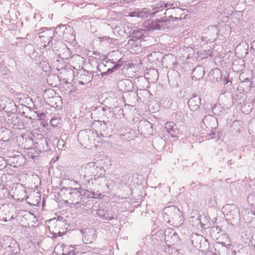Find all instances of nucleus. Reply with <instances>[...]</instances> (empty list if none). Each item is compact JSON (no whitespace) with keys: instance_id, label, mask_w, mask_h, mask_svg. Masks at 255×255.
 <instances>
[{"instance_id":"obj_1","label":"nucleus","mask_w":255,"mask_h":255,"mask_svg":"<svg viewBox=\"0 0 255 255\" xmlns=\"http://www.w3.org/2000/svg\"><path fill=\"white\" fill-rule=\"evenodd\" d=\"M104 164V161L100 159L83 165L79 170L81 178L89 182L103 177L105 173Z\"/></svg>"},{"instance_id":"obj_2","label":"nucleus","mask_w":255,"mask_h":255,"mask_svg":"<svg viewBox=\"0 0 255 255\" xmlns=\"http://www.w3.org/2000/svg\"><path fill=\"white\" fill-rule=\"evenodd\" d=\"M164 240L166 242L174 244L178 240L177 233L172 229H168L164 231L162 230L158 231L151 237V241L154 244H158Z\"/></svg>"},{"instance_id":"obj_3","label":"nucleus","mask_w":255,"mask_h":255,"mask_svg":"<svg viewBox=\"0 0 255 255\" xmlns=\"http://www.w3.org/2000/svg\"><path fill=\"white\" fill-rule=\"evenodd\" d=\"M0 245L4 252L3 255H16L20 251L18 244L11 237H3L0 239Z\"/></svg>"},{"instance_id":"obj_4","label":"nucleus","mask_w":255,"mask_h":255,"mask_svg":"<svg viewBox=\"0 0 255 255\" xmlns=\"http://www.w3.org/2000/svg\"><path fill=\"white\" fill-rule=\"evenodd\" d=\"M78 139L82 145L88 146L93 141L100 142V137L97 132L91 129H87L79 132Z\"/></svg>"},{"instance_id":"obj_5","label":"nucleus","mask_w":255,"mask_h":255,"mask_svg":"<svg viewBox=\"0 0 255 255\" xmlns=\"http://www.w3.org/2000/svg\"><path fill=\"white\" fill-rule=\"evenodd\" d=\"M0 110L13 113L16 110V105L12 100L4 96H1L0 98Z\"/></svg>"},{"instance_id":"obj_6","label":"nucleus","mask_w":255,"mask_h":255,"mask_svg":"<svg viewBox=\"0 0 255 255\" xmlns=\"http://www.w3.org/2000/svg\"><path fill=\"white\" fill-rule=\"evenodd\" d=\"M180 19V18L173 16L172 15L169 16L168 18L161 17L159 19L160 30L173 28L174 25L178 24L177 22Z\"/></svg>"},{"instance_id":"obj_7","label":"nucleus","mask_w":255,"mask_h":255,"mask_svg":"<svg viewBox=\"0 0 255 255\" xmlns=\"http://www.w3.org/2000/svg\"><path fill=\"white\" fill-rule=\"evenodd\" d=\"M188 106L191 111L193 112L199 111L201 115L205 114V110L204 108H200L201 104V99L200 97L197 95H193L188 102Z\"/></svg>"},{"instance_id":"obj_8","label":"nucleus","mask_w":255,"mask_h":255,"mask_svg":"<svg viewBox=\"0 0 255 255\" xmlns=\"http://www.w3.org/2000/svg\"><path fill=\"white\" fill-rule=\"evenodd\" d=\"M202 123L203 125L201 126L206 130H213L218 126L217 119L212 115L205 116L202 120Z\"/></svg>"},{"instance_id":"obj_9","label":"nucleus","mask_w":255,"mask_h":255,"mask_svg":"<svg viewBox=\"0 0 255 255\" xmlns=\"http://www.w3.org/2000/svg\"><path fill=\"white\" fill-rule=\"evenodd\" d=\"M52 31L48 30L42 31L39 33V37L41 42L43 43V47L50 45V43H51V46L53 48L54 43L52 41Z\"/></svg>"},{"instance_id":"obj_10","label":"nucleus","mask_w":255,"mask_h":255,"mask_svg":"<svg viewBox=\"0 0 255 255\" xmlns=\"http://www.w3.org/2000/svg\"><path fill=\"white\" fill-rule=\"evenodd\" d=\"M77 76L78 81L81 85L89 83L93 78L92 74L89 71L84 70L77 72Z\"/></svg>"},{"instance_id":"obj_11","label":"nucleus","mask_w":255,"mask_h":255,"mask_svg":"<svg viewBox=\"0 0 255 255\" xmlns=\"http://www.w3.org/2000/svg\"><path fill=\"white\" fill-rule=\"evenodd\" d=\"M59 49H62L64 50L63 53V58L68 59L72 58L71 56V53L67 46L61 41H55L54 45L53 46V50L59 51Z\"/></svg>"},{"instance_id":"obj_12","label":"nucleus","mask_w":255,"mask_h":255,"mask_svg":"<svg viewBox=\"0 0 255 255\" xmlns=\"http://www.w3.org/2000/svg\"><path fill=\"white\" fill-rule=\"evenodd\" d=\"M138 130L141 134H150L152 132L151 124L147 120L140 121L138 125Z\"/></svg>"},{"instance_id":"obj_13","label":"nucleus","mask_w":255,"mask_h":255,"mask_svg":"<svg viewBox=\"0 0 255 255\" xmlns=\"http://www.w3.org/2000/svg\"><path fill=\"white\" fill-rule=\"evenodd\" d=\"M69 191V200L71 204L77 205L79 204V201L81 200V194L79 192V189L77 187H68Z\"/></svg>"},{"instance_id":"obj_14","label":"nucleus","mask_w":255,"mask_h":255,"mask_svg":"<svg viewBox=\"0 0 255 255\" xmlns=\"http://www.w3.org/2000/svg\"><path fill=\"white\" fill-rule=\"evenodd\" d=\"M159 19H148L144 21L143 24L145 28L149 30H160Z\"/></svg>"},{"instance_id":"obj_15","label":"nucleus","mask_w":255,"mask_h":255,"mask_svg":"<svg viewBox=\"0 0 255 255\" xmlns=\"http://www.w3.org/2000/svg\"><path fill=\"white\" fill-rule=\"evenodd\" d=\"M155 13V11L152 12L149 9H142L141 10L134 11L132 12L131 16L145 18L147 17L148 16L153 15Z\"/></svg>"},{"instance_id":"obj_16","label":"nucleus","mask_w":255,"mask_h":255,"mask_svg":"<svg viewBox=\"0 0 255 255\" xmlns=\"http://www.w3.org/2000/svg\"><path fill=\"white\" fill-rule=\"evenodd\" d=\"M145 77L152 82L156 81L158 78V73L155 69H149L144 74Z\"/></svg>"},{"instance_id":"obj_17","label":"nucleus","mask_w":255,"mask_h":255,"mask_svg":"<svg viewBox=\"0 0 255 255\" xmlns=\"http://www.w3.org/2000/svg\"><path fill=\"white\" fill-rule=\"evenodd\" d=\"M8 205L7 204L0 205V220L3 221H7V219H11L9 215H7L6 212L8 210Z\"/></svg>"},{"instance_id":"obj_18","label":"nucleus","mask_w":255,"mask_h":255,"mask_svg":"<svg viewBox=\"0 0 255 255\" xmlns=\"http://www.w3.org/2000/svg\"><path fill=\"white\" fill-rule=\"evenodd\" d=\"M226 215L230 218L229 220H232L234 222H237L240 219L239 211L235 206L232 207V209L227 213Z\"/></svg>"},{"instance_id":"obj_19","label":"nucleus","mask_w":255,"mask_h":255,"mask_svg":"<svg viewBox=\"0 0 255 255\" xmlns=\"http://www.w3.org/2000/svg\"><path fill=\"white\" fill-rule=\"evenodd\" d=\"M97 215L103 219L112 220L114 219V216L111 215L110 211H104L101 209H98L97 211Z\"/></svg>"},{"instance_id":"obj_20","label":"nucleus","mask_w":255,"mask_h":255,"mask_svg":"<svg viewBox=\"0 0 255 255\" xmlns=\"http://www.w3.org/2000/svg\"><path fill=\"white\" fill-rule=\"evenodd\" d=\"M62 251L64 254L68 255H75L77 254L76 253V247L72 245L69 246L65 244L62 245Z\"/></svg>"},{"instance_id":"obj_21","label":"nucleus","mask_w":255,"mask_h":255,"mask_svg":"<svg viewBox=\"0 0 255 255\" xmlns=\"http://www.w3.org/2000/svg\"><path fill=\"white\" fill-rule=\"evenodd\" d=\"M242 213L243 219L246 223H250L255 216V214L248 209L244 210Z\"/></svg>"},{"instance_id":"obj_22","label":"nucleus","mask_w":255,"mask_h":255,"mask_svg":"<svg viewBox=\"0 0 255 255\" xmlns=\"http://www.w3.org/2000/svg\"><path fill=\"white\" fill-rule=\"evenodd\" d=\"M204 76V69L201 67H196L192 72V78L195 80L200 79Z\"/></svg>"},{"instance_id":"obj_23","label":"nucleus","mask_w":255,"mask_h":255,"mask_svg":"<svg viewBox=\"0 0 255 255\" xmlns=\"http://www.w3.org/2000/svg\"><path fill=\"white\" fill-rule=\"evenodd\" d=\"M214 74L217 76L216 77L217 82H218L219 79L220 81L222 82L224 85H228L229 83H232V82L227 79L225 76L223 78H222L221 72L219 70L216 69V71L214 72Z\"/></svg>"},{"instance_id":"obj_24","label":"nucleus","mask_w":255,"mask_h":255,"mask_svg":"<svg viewBox=\"0 0 255 255\" xmlns=\"http://www.w3.org/2000/svg\"><path fill=\"white\" fill-rule=\"evenodd\" d=\"M159 1L161 5H164L165 7L168 6H173L175 5V6H177L180 2L178 0H157Z\"/></svg>"},{"instance_id":"obj_25","label":"nucleus","mask_w":255,"mask_h":255,"mask_svg":"<svg viewBox=\"0 0 255 255\" xmlns=\"http://www.w3.org/2000/svg\"><path fill=\"white\" fill-rule=\"evenodd\" d=\"M146 30L143 29H139L134 30L133 32V37L136 39H143L146 36Z\"/></svg>"},{"instance_id":"obj_26","label":"nucleus","mask_w":255,"mask_h":255,"mask_svg":"<svg viewBox=\"0 0 255 255\" xmlns=\"http://www.w3.org/2000/svg\"><path fill=\"white\" fill-rule=\"evenodd\" d=\"M213 113L215 115H222L224 113L225 109L220 104H216L212 108Z\"/></svg>"},{"instance_id":"obj_27","label":"nucleus","mask_w":255,"mask_h":255,"mask_svg":"<svg viewBox=\"0 0 255 255\" xmlns=\"http://www.w3.org/2000/svg\"><path fill=\"white\" fill-rule=\"evenodd\" d=\"M248 202L250 205L249 210L255 214V196L250 195L248 197Z\"/></svg>"},{"instance_id":"obj_28","label":"nucleus","mask_w":255,"mask_h":255,"mask_svg":"<svg viewBox=\"0 0 255 255\" xmlns=\"http://www.w3.org/2000/svg\"><path fill=\"white\" fill-rule=\"evenodd\" d=\"M202 240H205V238L203 236L196 235L195 237H192V244L195 247L197 248L198 247V241H202Z\"/></svg>"},{"instance_id":"obj_29","label":"nucleus","mask_w":255,"mask_h":255,"mask_svg":"<svg viewBox=\"0 0 255 255\" xmlns=\"http://www.w3.org/2000/svg\"><path fill=\"white\" fill-rule=\"evenodd\" d=\"M169 208H170L171 210H173L174 215L172 217V219L173 220H178V219H181V218L180 217V212L179 209H176L174 207H169Z\"/></svg>"},{"instance_id":"obj_30","label":"nucleus","mask_w":255,"mask_h":255,"mask_svg":"<svg viewBox=\"0 0 255 255\" xmlns=\"http://www.w3.org/2000/svg\"><path fill=\"white\" fill-rule=\"evenodd\" d=\"M168 133H170L171 136L173 138L177 137L179 134V129L177 128V127H175L172 128L171 130H169L167 131Z\"/></svg>"},{"instance_id":"obj_31","label":"nucleus","mask_w":255,"mask_h":255,"mask_svg":"<svg viewBox=\"0 0 255 255\" xmlns=\"http://www.w3.org/2000/svg\"><path fill=\"white\" fill-rule=\"evenodd\" d=\"M120 64H116L112 68H109L106 72L102 73V76H104L107 75L108 74H111L116 70L118 68L120 67Z\"/></svg>"},{"instance_id":"obj_32","label":"nucleus","mask_w":255,"mask_h":255,"mask_svg":"<svg viewBox=\"0 0 255 255\" xmlns=\"http://www.w3.org/2000/svg\"><path fill=\"white\" fill-rule=\"evenodd\" d=\"M252 108L250 107V105L248 106V107H247L246 104H244L242 106V110L245 113L248 114L251 112Z\"/></svg>"},{"instance_id":"obj_33","label":"nucleus","mask_w":255,"mask_h":255,"mask_svg":"<svg viewBox=\"0 0 255 255\" xmlns=\"http://www.w3.org/2000/svg\"><path fill=\"white\" fill-rule=\"evenodd\" d=\"M79 189V192L81 194V199H82V196H87L88 197L90 195L88 194V193L89 192L87 190H83L82 188H78Z\"/></svg>"},{"instance_id":"obj_34","label":"nucleus","mask_w":255,"mask_h":255,"mask_svg":"<svg viewBox=\"0 0 255 255\" xmlns=\"http://www.w3.org/2000/svg\"><path fill=\"white\" fill-rule=\"evenodd\" d=\"M176 126L175 125H172V123H166L165 124V128L166 129V131H167L169 130H171V129H172V128L176 127Z\"/></svg>"},{"instance_id":"obj_35","label":"nucleus","mask_w":255,"mask_h":255,"mask_svg":"<svg viewBox=\"0 0 255 255\" xmlns=\"http://www.w3.org/2000/svg\"><path fill=\"white\" fill-rule=\"evenodd\" d=\"M179 11H180V9H179L178 8H175V7H173L172 8H169L166 10V11L168 13H175L176 12Z\"/></svg>"},{"instance_id":"obj_36","label":"nucleus","mask_w":255,"mask_h":255,"mask_svg":"<svg viewBox=\"0 0 255 255\" xmlns=\"http://www.w3.org/2000/svg\"><path fill=\"white\" fill-rule=\"evenodd\" d=\"M5 163V162L4 159L2 157H0V170L5 167V165H3Z\"/></svg>"},{"instance_id":"obj_37","label":"nucleus","mask_w":255,"mask_h":255,"mask_svg":"<svg viewBox=\"0 0 255 255\" xmlns=\"http://www.w3.org/2000/svg\"><path fill=\"white\" fill-rule=\"evenodd\" d=\"M50 123L53 127H57L59 124V121H57V119L53 118L50 121Z\"/></svg>"},{"instance_id":"obj_38","label":"nucleus","mask_w":255,"mask_h":255,"mask_svg":"<svg viewBox=\"0 0 255 255\" xmlns=\"http://www.w3.org/2000/svg\"><path fill=\"white\" fill-rule=\"evenodd\" d=\"M64 146V141L63 140H59L57 143V147L60 149H62L63 148Z\"/></svg>"},{"instance_id":"obj_39","label":"nucleus","mask_w":255,"mask_h":255,"mask_svg":"<svg viewBox=\"0 0 255 255\" xmlns=\"http://www.w3.org/2000/svg\"><path fill=\"white\" fill-rule=\"evenodd\" d=\"M215 133L214 131L211 130V131L208 134V139H212L215 137Z\"/></svg>"},{"instance_id":"obj_40","label":"nucleus","mask_w":255,"mask_h":255,"mask_svg":"<svg viewBox=\"0 0 255 255\" xmlns=\"http://www.w3.org/2000/svg\"><path fill=\"white\" fill-rule=\"evenodd\" d=\"M246 83H247V84H249V86H250V87H251V84H252V83L251 82V81H250V80L249 78H246V79H245V80L244 81H243V82H242V84L243 85H244V84H245Z\"/></svg>"},{"instance_id":"obj_41","label":"nucleus","mask_w":255,"mask_h":255,"mask_svg":"<svg viewBox=\"0 0 255 255\" xmlns=\"http://www.w3.org/2000/svg\"><path fill=\"white\" fill-rule=\"evenodd\" d=\"M64 234V233L59 232L58 233H54L53 234V238H55L57 236H62Z\"/></svg>"},{"instance_id":"obj_42","label":"nucleus","mask_w":255,"mask_h":255,"mask_svg":"<svg viewBox=\"0 0 255 255\" xmlns=\"http://www.w3.org/2000/svg\"><path fill=\"white\" fill-rule=\"evenodd\" d=\"M107 125H109V122H108L107 123L103 122V124H101V127L104 129L105 127H107Z\"/></svg>"},{"instance_id":"obj_43","label":"nucleus","mask_w":255,"mask_h":255,"mask_svg":"<svg viewBox=\"0 0 255 255\" xmlns=\"http://www.w3.org/2000/svg\"><path fill=\"white\" fill-rule=\"evenodd\" d=\"M197 182H192V183L191 184V186H192V188H194V187H197Z\"/></svg>"},{"instance_id":"obj_44","label":"nucleus","mask_w":255,"mask_h":255,"mask_svg":"<svg viewBox=\"0 0 255 255\" xmlns=\"http://www.w3.org/2000/svg\"><path fill=\"white\" fill-rule=\"evenodd\" d=\"M68 73L69 74L71 75L72 76H74V74H74V72L72 71V70L71 69H70V70H69L68 71Z\"/></svg>"},{"instance_id":"obj_45","label":"nucleus","mask_w":255,"mask_h":255,"mask_svg":"<svg viewBox=\"0 0 255 255\" xmlns=\"http://www.w3.org/2000/svg\"><path fill=\"white\" fill-rule=\"evenodd\" d=\"M204 255H217V254H213L211 252H208L207 253H206Z\"/></svg>"},{"instance_id":"obj_46","label":"nucleus","mask_w":255,"mask_h":255,"mask_svg":"<svg viewBox=\"0 0 255 255\" xmlns=\"http://www.w3.org/2000/svg\"><path fill=\"white\" fill-rule=\"evenodd\" d=\"M232 163H233L232 160H230L227 162V164L229 165H231Z\"/></svg>"},{"instance_id":"obj_47","label":"nucleus","mask_w":255,"mask_h":255,"mask_svg":"<svg viewBox=\"0 0 255 255\" xmlns=\"http://www.w3.org/2000/svg\"><path fill=\"white\" fill-rule=\"evenodd\" d=\"M131 42L133 43V40H131V39H130L128 41V44H131Z\"/></svg>"},{"instance_id":"obj_48","label":"nucleus","mask_w":255,"mask_h":255,"mask_svg":"<svg viewBox=\"0 0 255 255\" xmlns=\"http://www.w3.org/2000/svg\"><path fill=\"white\" fill-rule=\"evenodd\" d=\"M109 62H110L111 63H114V62H112L111 60H110L109 61H107L106 63H108Z\"/></svg>"},{"instance_id":"obj_49","label":"nucleus","mask_w":255,"mask_h":255,"mask_svg":"<svg viewBox=\"0 0 255 255\" xmlns=\"http://www.w3.org/2000/svg\"><path fill=\"white\" fill-rule=\"evenodd\" d=\"M221 229L219 227H217V228H216V230H217V231H218V230L220 231V230H221Z\"/></svg>"},{"instance_id":"obj_50","label":"nucleus","mask_w":255,"mask_h":255,"mask_svg":"<svg viewBox=\"0 0 255 255\" xmlns=\"http://www.w3.org/2000/svg\"><path fill=\"white\" fill-rule=\"evenodd\" d=\"M52 77H53L55 78L58 79V77L57 76H52Z\"/></svg>"},{"instance_id":"obj_51","label":"nucleus","mask_w":255,"mask_h":255,"mask_svg":"<svg viewBox=\"0 0 255 255\" xmlns=\"http://www.w3.org/2000/svg\"><path fill=\"white\" fill-rule=\"evenodd\" d=\"M101 134V135L102 136H104L103 134H102L101 133V134Z\"/></svg>"},{"instance_id":"obj_52","label":"nucleus","mask_w":255,"mask_h":255,"mask_svg":"<svg viewBox=\"0 0 255 255\" xmlns=\"http://www.w3.org/2000/svg\"><path fill=\"white\" fill-rule=\"evenodd\" d=\"M254 249H255V244L253 246Z\"/></svg>"}]
</instances>
